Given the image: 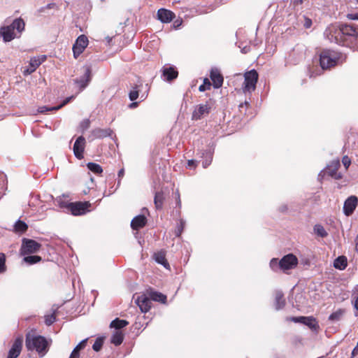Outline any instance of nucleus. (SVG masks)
I'll return each instance as SVG.
<instances>
[{"mask_svg":"<svg viewBox=\"0 0 358 358\" xmlns=\"http://www.w3.org/2000/svg\"><path fill=\"white\" fill-rule=\"evenodd\" d=\"M324 36L330 43L351 49L358 48V27L348 24H334L328 26Z\"/></svg>","mask_w":358,"mask_h":358,"instance_id":"nucleus-1","label":"nucleus"},{"mask_svg":"<svg viewBox=\"0 0 358 358\" xmlns=\"http://www.w3.org/2000/svg\"><path fill=\"white\" fill-rule=\"evenodd\" d=\"M52 341L47 340L43 336L27 335L25 345L28 350L37 352L41 357H44L49 350Z\"/></svg>","mask_w":358,"mask_h":358,"instance_id":"nucleus-2","label":"nucleus"},{"mask_svg":"<svg viewBox=\"0 0 358 358\" xmlns=\"http://www.w3.org/2000/svg\"><path fill=\"white\" fill-rule=\"evenodd\" d=\"M25 22L22 18H16L9 25H5L0 28V36L4 42H10L15 38L20 37L24 30Z\"/></svg>","mask_w":358,"mask_h":358,"instance_id":"nucleus-3","label":"nucleus"},{"mask_svg":"<svg viewBox=\"0 0 358 358\" xmlns=\"http://www.w3.org/2000/svg\"><path fill=\"white\" fill-rule=\"evenodd\" d=\"M341 58V53L331 50H324L320 55V66L323 70L329 69L336 66Z\"/></svg>","mask_w":358,"mask_h":358,"instance_id":"nucleus-4","label":"nucleus"},{"mask_svg":"<svg viewBox=\"0 0 358 358\" xmlns=\"http://www.w3.org/2000/svg\"><path fill=\"white\" fill-rule=\"evenodd\" d=\"M213 107V101L212 100L207 101L205 103H201L195 106L192 115V120H199L207 116Z\"/></svg>","mask_w":358,"mask_h":358,"instance_id":"nucleus-5","label":"nucleus"},{"mask_svg":"<svg viewBox=\"0 0 358 358\" xmlns=\"http://www.w3.org/2000/svg\"><path fill=\"white\" fill-rule=\"evenodd\" d=\"M91 206L89 201L71 202L69 205V212L75 216L83 215L90 211Z\"/></svg>","mask_w":358,"mask_h":358,"instance_id":"nucleus-6","label":"nucleus"},{"mask_svg":"<svg viewBox=\"0 0 358 358\" xmlns=\"http://www.w3.org/2000/svg\"><path fill=\"white\" fill-rule=\"evenodd\" d=\"M41 245L32 239L23 238L20 248V253L22 255L37 252Z\"/></svg>","mask_w":358,"mask_h":358,"instance_id":"nucleus-7","label":"nucleus"},{"mask_svg":"<svg viewBox=\"0 0 358 358\" xmlns=\"http://www.w3.org/2000/svg\"><path fill=\"white\" fill-rule=\"evenodd\" d=\"M280 271L287 273V271L293 269L298 265V259L293 254L290 253L285 255L280 260Z\"/></svg>","mask_w":358,"mask_h":358,"instance_id":"nucleus-8","label":"nucleus"},{"mask_svg":"<svg viewBox=\"0 0 358 358\" xmlns=\"http://www.w3.org/2000/svg\"><path fill=\"white\" fill-rule=\"evenodd\" d=\"M258 73L255 70L253 69L250 71L249 72L245 73L243 91L245 92H250L252 91H254L256 87Z\"/></svg>","mask_w":358,"mask_h":358,"instance_id":"nucleus-9","label":"nucleus"},{"mask_svg":"<svg viewBox=\"0 0 358 358\" xmlns=\"http://www.w3.org/2000/svg\"><path fill=\"white\" fill-rule=\"evenodd\" d=\"M88 38L85 35H80L78 37L73 46V56L76 59L83 52L88 45Z\"/></svg>","mask_w":358,"mask_h":358,"instance_id":"nucleus-10","label":"nucleus"},{"mask_svg":"<svg viewBox=\"0 0 358 358\" xmlns=\"http://www.w3.org/2000/svg\"><path fill=\"white\" fill-rule=\"evenodd\" d=\"M340 167V162L338 160L333 161L329 165L327 166L325 171H322L319 177L322 176V174L327 173L332 178L339 180L342 178V174L338 172V169Z\"/></svg>","mask_w":358,"mask_h":358,"instance_id":"nucleus-11","label":"nucleus"},{"mask_svg":"<svg viewBox=\"0 0 358 358\" xmlns=\"http://www.w3.org/2000/svg\"><path fill=\"white\" fill-rule=\"evenodd\" d=\"M46 59V55H42L31 58L28 67L24 70V75H30Z\"/></svg>","mask_w":358,"mask_h":358,"instance_id":"nucleus-12","label":"nucleus"},{"mask_svg":"<svg viewBox=\"0 0 358 358\" xmlns=\"http://www.w3.org/2000/svg\"><path fill=\"white\" fill-rule=\"evenodd\" d=\"M178 76V72L173 66H164L162 69V77L164 81L171 82Z\"/></svg>","mask_w":358,"mask_h":358,"instance_id":"nucleus-13","label":"nucleus"},{"mask_svg":"<svg viewBox=\"0 0 358 358\" xmlns=\"http://www.w3.org/2000/svg\"><path fill=\"white\" fill-rule=\"evenodd\" d=\"M83 75L75 80V83L78 84L81 90L85 89L91 80V69L90 66H84Z\"/></svg>","mask_w":358,"mask_h":358,"instance_id":"nucleus-14","label":"nucleus"},{"mask_svg":"<svg viewBox=\"0 0 358 358\" xmlns=\"http://www.w3.org/2000/svg\"><path fill=\"white\" fill-rule=\"evenodd\" d=\"M358 203V199L356 196H349L344 202L343 212L345 215L349 216L356 208Z\"/></svg>","mask_w":358,"mask_h":358,"instance_id":"nucleus-15","label":"nucleus"},{"mask_svg":"<svg viewBox=\"0 0 358 358\" xmlns=\"http://www.w3.org/2000/svg\"><path fill=\"white\" fill-rule=\"evenodd\" d=\"M85 139L83 136H79L73 145V153L76 158L81 159L83 158V152L85 149Z\"/></svg>","mask_w":358,"mask_h":358,"instance_id":"nucleus-16","label":"nucleus"},{"mask_svg":"<svg viewBox=\"0 0 358 358\" xmlns=\"http://www.w3.org/2000/svg\"><path fill=\"white\" fill-rule=\"evenodd\" d=\"M136 303L143 313H147L151 308L152 300L148 294H143L137 298Z\"/></svg>","mask_w":358,"mask_h":358,"instance_id":"nucleus-17","label":"nucleus"},{"mask_svg":"<svg viewBox=\"0 0 358 358\" xmlns=\"http://www.w3.org/2000/svg\"><path fill=\"white\" fill-rule=\"evenodd\" d=\"M29 206L33 210H36V208H38V209H37V212L38 213H43L48 209V207L45 204H43V201L40 199L38 195L31 196Z\"/></svg>","mask_w":358,"mask_h":358,"instance_id":"nucleus-18","label":"nucleus"},{"mask_svg":"<svg viewBox=\"0 0 358 358\" xmlns=\"http://www.w3.org/2000/svg\"><path fill=\"white\" fill-rule=\"evenodd\" d=\"M157 17L162 22L169 23L175 17V14L169 10L160 8L157 11Z\"/></svg>","mask_w":358,"mask_h":358,"instance_id":"nucleus-19","label":"nucleus"},{"mask_svg":"<svg viewBox=\"0 0 358 358\" xmlns=\"http://www.w3.org/2000/svg\"><path fill=\"white\" fill-rule=\"evenodd\" d=\"M210 77L213 81V86L215 88H220L222 85L223 77L221 75L218 69H211Z\"/></svg>","mask_w":358,"mask_h":358,"instance_id":"nucleus-20","label":"nucleus"},{"mask_svg":"<svg viewBox=\"0 0 358 358\" xmlns=\"http://www.w3.org/2000/svg\"><path fill=\"white\" fill-rule=\"evenodd\" d=\"M22 341L21 338H16L9 350L7 358H17L21 352Z\"/></svg>","mask_w":358,"mask_h":358,"instance_id":"nucleus-21","label":"nucleus"},{"mask_svg":"<svg viewBox=\"0 0 358 358\" xmlns=\"http://www.w3.org/2000/svg\"><path fill=\"white\" fill-rule=\"evenodd\" d=\"M73 99V96H69V97H67L66 98L61 104L57 106H53V107H48V106H40L37 109V112L38 113H46V112H48V111H55V110H57L59 109H60L61 108H62L63 106H64L66 104H67L69 102H70V101Z\"/></svg>","mask_w":358,"mask_h":358,"instance_id":"nucleus-22","label":"nucleus"},{"mask_svg":"<svg viewBox=\"0 0 358 358\" xmlns=\"http://www.w3.org/2000/svg\"><path fill=\"white\" fill-rule=\"evenodd\" d=\"M197 155L201 158H203L202 166L204 169L207 168L211 164L213 160V152L210 150H199Z\"/></svg>","mask_w":358,"mask_h":358,"instance_id":"nucleus-23","label":"nucleus"},{"mask_svg":"<svg viewBox=\"0 0 358 358\" xmlns=\"http://www.w3.org/2000/svg\"><path fill=\"white\" fill-rule=\"evenodd\" d=\"M286 304L285 299L284 298V294L282 291H276L275 295V309L276 310H280L282 309Z\"/></svg>","mask_w":358,"mask_h":358,"instance_id":"nucleus-24","label":"nucleus"},{"mask_svg":"<svg viewBox=\"0 0 358 358\" xmlns=\"http://www.w3.org/2000/svg\"><path fill=\"white\" fill-rule=\"evenodd\" d=\"M92 134L95 138H103L110 136L113 134V131L110 129L96 128L92 131Z\"/></svg>","mask_w":358,"mask_h":358,"instance_id":"nucleus-25","label":"nucleus"},{"mask_svg":"<svg viewBox=\"0 0 358 358\" xmlns=\"http://www.w3.org/2000/svg\"><path fill=\"white\" fill-rule=\"evenodd\" d=\"M148 214L147 208H144L141 210V214L135 216L131 220L130 224H147L146 215Z\"/></svg>","mask_w":358,"mask_h":358,"instance_id":"nucleus-26","label":"nucleus"},{"mask_svg":"<svg viewBox=\"0 0 358 358\" xmlns=\"http://www.w3.org/2000/svg\"><path fill=\"white\" fill-rule=\"evenodd\" d=\"M155 261L159 264L163 265L165 268L169 267V264L168 263L167 260L166 259V255L165 252L164 251H159L156 253H155Z\"/></svg>","mask_w":358,"mask_h":358,"instance_id":"nucleus-27","label":"nucleus"},{"mask_svg":"<svg viewBox=\"0 0 358 358\" xmlns=\"http://www.w3.org/2000/svg\"><path fill=\"white\" fill-rule=\"evenodd\" d=\"M128 324L129 322L127 320L115 318L110 322V327L115 328L116 331H120L121 329L126 327Z\"/></svg>","mask_w":358,"mask_h":358,"instance_id":"nucleus-28","label":"nucleus"},{"mask_svg":"<svg viewBox=\"0 0 358 358\" xmlns=\"http://www.w3.org/2000/svg\"><path fill=\"white\" fill-rule=\"evenodd\" d=\"M148 294L149 295L152 301H159L162 303H165L166 301V296L160 292L150 291L148 293Z\"/></svg>","mask_w":358,"mask_h":358,"instance_id":"nucleus-29","label":"nucleus"},{"mask_svg":"<svg viewBox=\"0 0 358 358\" xmlns=\"http://www.w3.org/2000/svg\"><path fill=\"white\" fill-rule=\"evenodd\" d=\"M345 313V309L339 308V309L336 310L335 312L332 313L329 316V320L332 322H338L343 318Z\"/></svg>","mask_w":358,"mask_h":358,"instance_id":"nucleus-30","label":"nucleus"},{"mask_svg":"<svg viewBox=\"0 0 358 358\" xmlns=\"http://www.w3.org/2000/svg\"><path fill=\"white\" fill-rule=\"evenodd\" d=\"M347 265V258L345 256L337 257L334 262V266L339 270H344Z\"/></svg>","mask_w":358,"mask_h":358,"instance_id":"nucleus-31","label":"nucleus"},{"mask_svg":"<svg viewBox=\"0 0 358 358\" xmlns=\"http://www.w3.org/2000/svg\"><path fill=\"white\" fill-rule=\"evenodd\" d=\"M87 339H84L82 341H80L76 348L73 350L69 358H79L80 357V353L79 351L82 349H83L87 344Z\"/></svg>","mask_w":358,"mask_h":358,"instance_id":"nucleus-32","label":"nucleus"},{"mask_svg":"<svg viewBox=\"0 0 358 358\" xmlns=\"http://www.w3.org/2000/svg\"><path fill=\"white\" fill-rule=\"evenodd\" d=\"M124 339V335L121 331H116L111 337L110 342L115 346L122 344Z\"/></svg>","mask_w":358,"mask_h":358,"instance_id":"nucleus-33","label":"nucleus"},{"mask_svg":"<svg viewBox=\"0 0 358 358\" xmlns=\"http://www.w3.org/2000/svg\"><path fill=\"white\" fill-rule=\"evenodd\" d=\"M164 199V194L161 192L155 193L154 203L157 209L162 208Z\"/></svg>","mask_w":358,"mask_h":358,"instance_id":"nucleus-34","label":"nucleus"},{"mask_svg":"<svg viewBox=\"0 0 358 358\" xmlns=\"http://www.w3.org/2000/svg\"><path fill=\"white\" fill-rule=\"evenodd\" d=\"M64 197V195H63V196L57 197L55 201V204L59 206V208L66 209L67 211H69V205L71 202L65 201Z\"/></svg>","mask_w":358,"mask_h":358,"instance_id":"nucleus-35","label":"nucleus"},{"mask_svg":"<svg viewBox=\"0 0 358 358\" xmlns=\"http://www.w3.org/2000/svg\"><path fill=\"white\" fill-rule=\"evenodd\" d=\"M87 167L88 168V169L90 171H91L92 172L96 173V174H99L103 172V169H102L101 166L99 164L94 163V162L87 163Z\"/></svg>","mask_w":358,"mask_h":358,"instance_id":"nucleus-36","label":"nucleus"},{"mask_svg":"<svg viewBox=\"0 0 358 358\" xmlns=\"http://www.w3.org/2000/svg\"><path fill=\"white\" fill-rule=\"evenodd\" d=\"M42 258L38 255L24 257L23 260L29 264H34L41 261Z\"/></svg>","mask_w":358,"mask_h":358,"instance_id":"nucleus-37","label":"nucleus"},{"mask_svg":"<svg viewBox=\"0 0 358 358\" xmlns=\"http://www.w3.org/2000/svg\"><path fill=\"white\" fill-rule=\"evenodd\" d=\"M314 232L322 238L326 237L328 234L322 225H315Z\"/></svg>","mask_w":358,"mask_h":358,"instance_id":"nucleus-38","label":"nucleus"},{"mask_svg":"<svg viewBox=\"0 0 358 358\" xmlns=\"http://www.w3.org/2000/svg\"><path fill=\"white\" fill-rule=\"evenodd\" d=\"M308 320H303L302 324L308 326L311 329H316L318 327L315 322V319L313 317H307Z\"/></svg>","mask_w":358,"mask_h":358,"instance_id":"nucleus-39","label":"nucleus"},{"mask_svg":"<svg viewBox=\"0 0 358 358\" xmlns=\"http://www.w3.org/2000/svg\"><path fill=\"white\" fill-rule=\"evenodd\" d=\"M279 263L280 260H278V259L273 258L270 261L269 266L271 268V270H273L275 272H277L279 270L280 271V264H278Z\"/></svg>","mask_w":358,"mask_h":358,"instance_id":"nucleus-40","label":"nucleus"},{"mask_svg":"<svg viewBox=\"0 0 358 358\" xmlns=\"http://www.w3.org/2000/svg\"><path fill=\"white\" fill-rule=\"evenodd\" d=\"M103 338H97L93 345H92V349L95 351V352H99L101 350L102 346H103Z\"/></svg>","mask_w":358,"mask_h":358,"instance_id":"nucleus-41","label":"nucleus"},{"mask_svg":"<svg viewBox=\"0 0 358 358\" xmlns=\"http://www.w3.org/2000/svg\"><path fill=\"white\" fill-rule=\"evenodd\" d=\"M56 320V316L55 312L50 315H45V323L48 326L52 324Z\"/></svg>","mask_w":358,"mask_h":358,"instance_id":"nucleus-42","label":"nucleus"},{"mask_svg":"<svg viewBox=\"0 0 358 358\" xmlns=\"http://www.w3.org/2000/svg\"><path fill=\"white\" fill-rule=\"evenodd\" d=\"M138 86L136 85L132 90L130 91L129 94V99L132 101H135L138 99L139 95V91L137 89Z\"/></svg>","mask_w":358,"mask_h":358,"instance_id":"nucleus-43","label":"nucleus"},{"mask_svg":"<svg viewBox=\"0 0 358 358\" xmlns=\"http://www.w3.org/2000/svg\"><path fill=\"white\" fill-rule=\"evenodd\" d=\"M27 229L28 225H13V231L20 234L24 233Z\"/></svg>","mask_w":358,"mask_h":358,"instance_id":"nucleus-44","label":"nucleus"},{"mask_svg":"<svg viewBox=\"0 0 358 358\" xmlns=\"http://www.w3.org/2000/svg\"><path fill=\"white\" fill-rule=\"evenodd\" d=\"M6 256L3 253H0V273L6 271Z\"/></svg>","mask_w":358,"mask_h":358,"instance_id":"nucleus-45","label":"nucleus"},{"mask_svg":"<svg viewBox=\"0 0 358 358\" xmlns=\"http://www.w3.org/2000/svg\"><path fill=\"white\" fill-rule=\"evenodd\" d=\"M287 321H292L295 323H303V320H308L307 317L300 316V317H291L287 318Z\"/></svg>","mask_w":358,"mask_h":358,"instance_id":"nucleus-46","label":"nucleus"},{"mask_svg":"<svg viewBox=\"0 0 358 358\" xmlns=\"http://www.w3.org/2000/svg\"><path fill=\"white\" fill-rule=\"evenodd\" d=\"M210 87V83L207 78H206V79H204L203 84H202L199 86V90L200 92H204L207 89H209Z\"/></svg>","mask_w":358,"mask_h":358,"instance_id":"nucleus-47","label":"nucleus"},{"mask_svg":"<svg viewBox=\"0 0 358 358\" xmlns=\"http://www.w3.org/2000/svg\"><path fill=\"white\" fill-rule=\"evenodd\" d=\"M342 162L343 164V166L345 167V169H348L351 164V160L348 156H344L342 159Z\"/></svg>","mask_w":358,"mask_h":358,"instance_id":"nucleus-48","label":"nucleus"},{"mask_svg":"<svg viewBox=\"0 0 358 358\" xmlns=\"http://www.w3.org/2000/svg\"><path fill=\"white\" fill-rule=\"evenodd\" d=\"M184 229V225H178L176 231H175V235L176 237H179L180 234H182Z\"/></svg>","mask_w":358,"mask_h":358,"instance_id":"nucleus-49","label":"nucleus"},{"mask_svg":"<svg viewBox=\"0 0 358 358\" xmlns=\"http://www.w3.org/2000/svg\"><path fill=\"white\" fill-rule=\"evenodd\" d=\"M312 25V20L309 18L304 17V24L303 26L305 28L308 29Z\"/></svg>","mask_w":358,"mask_h":358,"instance_id":"nucleus-50","label":"nucleus"},{"mask_svg":"<svg viewBox=\"0 0 358 358\" xmlns=\"http://www.w3.org/2000/svg\"><path fill=\"white\" fill-rule=\"evenodd\" d=\"M45 8H46V10L57 9L58 6L55 3H50L45 6Z\"/></svg>","mask_w":358,"mask_h":358,"instance_id":"nucleus-51","label":"nucleus"},{"mask_svg":"<svg viewBox=\"0 0 358 358\" xmlns=\"http://www.w3.org/2000/svg\"><path fill=\"white\" fill-rule=\"evenodd\" d=\"M197 162H198L196 160L189 159V160H188L187 164H188V166H189V167H191V166H196Z\"/></svg>","mask_w":358,"mask_h":358,"instance_id":"nucleus-52","label":"nucleus"},{"mask_svg":"<svg viewBox=\"0 0 358 358\" xmlns=\"http://www.w3.org/2000/svg\"><path fill=\"white\" fill-rule=\"evenodd\" d=\"M357 355H358V341H357L356 346L352 350V357L353 358V357H355V356H356Z\"/></svg>","mask_w":358,"mask_h":358,"instance_id":"nucleus-53","label":"nucleus"},{"mask_svg":"<svg viewBox=\"0 0 358 358\" xmlns=\"http://www.w3.org/2000/svg\"><path fill=\"white\" fill-rule=\"evenodd\" d=\"M348 18L350 20H358V12L356 13H353V14H349Z\"/></svg>","mask_w":358,"mask_h":358,"instance_id":"nucleus-54","label":"nucleus"},{"mask_svg":"<svg viewBox=\"0 0 358 358\" xmlns=\"http://www.w3.org/2000/svg\"><path fill=\"white\" fill-rule=\"evenodd\" d=\"M238 47L241 48V52L243 54L248 53L250 50V47L247 45L244 46L243 48H241L240 45Z\"/></svg>","mask_w":358,"mask_h":358,"instance_id":"nucleus-55","label":"nucleus"},{"mask_svg":"<svg viewBox=\"0 0 358 358\" xmlns=\"http://www.w3.org/2000/svg\"><path fill=\"white\" fill-rule=\"evenodd\" d=\"M144 226L145 225H131V227L132 228L133 231H138Z\"/></svg>","mask_w":358,"mask_h":358,"instance_id":"nucleus-56","label":"nucleus"},{"mask_svg":"<svg viewBox=\"0 0 358 358\" xmlns=\"http://www.w3.org/2000/svg\"><path fill=\"white\" fill-rule=\"evenodd\" d=\"M176 204H177V206L179 208H180V207H181V200H180V194H178V196L176 197Z\"/></svg>","mask_w":358,"mask_h":358,"instance_id":"nucleus-57","label":"nucleus"},{"mask_svg":"<svg viewBox=\"0 0 358 358\" xmlns=\"http://www.w3.org/2000/svg\"><path fill=\"white\" fill-rule=\"evenodd\" d=\"M14 224H26V222L20 217L15 221Z\"/></svg>","mask_w":358,"mask_h":358,"instance_id":"nucleus-58","label":"nucleus"},{"mask_svg":"<svg viewBox=\"0 0 358 358\" xmlns=\"http://www.w3.org/2000/svg\"><path fill=\"white\" fill-rule=\"evenodd\" d=\"M124 174V169H120V170L118 171V177H119V178H122V177H123Z\"/></svg>","mask_w":358,"mask_h":358,"instance_id":"nucleus-59","label":"nucleus"},{"mask_svg":"<svg viewBox=\"0 0 358 358\" xmlns=\"http://www.w3.org/2000/svg\"><path fill=\"white\" fill-rule=\"evenodd\" d=\"M138 106V102H132L131 103L129 104V107L130 108H134Z\"/></svg>","mask_w":358,"mask_h":358,"instance_id":"nucleus-60","label":"nucleus"},{"mask_svg":"<svg viewBox=\"0 0 358 358\" xmlns=\"http://www.w3.org/2000/svg\"><path fill=\"white\" fill-rule=\"evenodd\" d=\"M46 8H45V6H43V7H41L40 8H38V12L39 13H45L46 12Z\"/></svg>","mask_w":358,"mask_h":358,"instance_id":"nucleus-61","label":"nucleus"},{"mask_svg":"<svg viewBox=\"0 0 358 358\" xmlns=\"http://www.w3.org/2000/svg\"><path fill=\"white\" fill-rule=\"evenodd\" d=\"M287 207L286 205H282L280 208V210L282 212H285V210H287Z\"/></svg>","mask_w":358,"mask_h":358,"instance_id":"nucleus-62","label":"nucleus"},{"mask_svg":"<svg viewBox=\"0 0 358 358\" xmlns=\"http://www.w3.org/2000/svg\"><path fill=\"white\" fill-rule=\"evenodd\" d=\"M303 0H294V3L295 5L301 4Z\"/></svg>","mask_w":358,"mask_h":358,"instance_id":"nucleus-63","label":"nucleus"},{"mask_svg":"<svg viewBox=\"0 0 358 358\" xmlns=\"http://www.w3.org/2000/svg\"><path fill=\"white\" fill-rule=\"evenodd\" d=\"M180 23L181 22H179L178 20H176L174 22V26L178 27H179L180 25Z\"/></svg>","mask_w":358,"mask_h":358,"instance_id":"nucleus-64","label":"nucleus"}]
</instances>
